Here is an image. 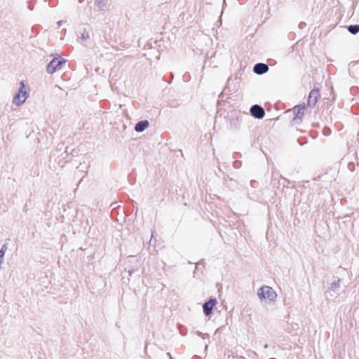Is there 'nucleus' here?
<instances>
[{"mask_svg":"<svg viewBox=\"0 0 359 359\" xmlns=\"http://www.w3.org/2000/svg\"><path fill=\"white\" fill-rule=\"evenodd\" d=\"M250 112L252 116L258 119H262L265 116L264 108L259 104L252 105L250 109Z\"/></svg>","mask_w":359,"mask_h":359,"instance_id":"4","label":"nucleus"},{"mask_svg":"<svg viewBox=\"0 0 359 359\" xmlns=\"http://www.w3.org/2000/svg\"><path fill=\"white\" fill-rule=\"evenodd\" d=\"M306 107V105L304 104H299L296 106L294 108V117L292 119L293 124H298L302 121V118L304 116L303 109H304Z\"/></svg>","mask_w":359,"mask_h":359,"instance_id":"7","label":"nucleus"},{"mask_svg":"<svg viewBox=\"0 0 359 359\" xmlns=\"http://www.w3.org/2000/svg\"><path fill=\"white\" fill-rule=\"evenodd\" d=\"M257 295L260 299L268 300L269 302L274 301L277 297L275 290L269 286H262L257 290Z\"/></svg>","mask_w":359,"mask_h":359,"instance_id":"2","label":"nucleus"},{"mask_svg":"<svg viewBox=\"0 0 359 359\" xmlns=\"http://www.w3.org/2000/svg\"><path fill=\"white\" fill-rule=\"evenodd\" d=\"M347 30L351 34H356L359 32V25H351L347 27Z\"/></svg>","mask_w":359,"mask_h":359,"instance_id":"12","label":"nucleus"},{"mask_svg":"<svg viewBox=\"0 0 359 359\" xmlns=\"http://www.w3.org/2000/svg\"><path fill=\"white\" fill-rule=\"evenodd\" d=\"M167 355H168V357L170 358V359H172L171 355L170 353H167Z\"/></svg>","mask_w":359,"mask_h":359,"instance_id":"26","label":"nucleus"},{"mask_svg":"<svg viewBox=\"0 0 359 359\" xmlns=\"http://www.w3.org/2000/svg\"><path fill=\"white\" fill-rule=\"evenodd\" d=\"M126 278L125 275H123V279L124 280Z\"/></svg>","mask_w":359,"mask_h":359,"instance_id":"32","label":"nucleus"},{"mask_svg":"<svg viewBox=\"0 0 359 359\" xmlns=\"http://www.w3.org/2000/svg\"><path fill=\"white\" fill-rule=\"evenodd\" d=\"M7 250H8L7 243L4 244L1 246V248L0 249V263L1 264L4 260V257L5 253Z\"/></svg>","mask_w":359,"mask_h":359,"instance_id":"14","label":"nucleus"},{"mask_svg":"<svg viewBox=\"0 0 359 359\" xmlns=\"http://www.w3.org/2000/svg\"><path fill=\"white\" fill-rule=\"evenodd\" d=\"M275 181H276V179H275V178H274V179H273V180H272V183H274V182H275Z\"/></svg>","mask_w":359,"mask_h":359,"instance_id":"28","label":"nucleus"},{"mask_svg":"<svg viewBox=\"0 0 359 359\" xmlns=\"http://www.w3.org/2000/svg\"><path fill=\"white\" fill-rule=\"evenodd\" d=\"M84 178V176H82V177L81 178V181L83 180Z\"/></svg>","mask_w":359,"mask_h":359,"instance_id":"31","label":"nucleus"},{"mask_svg":"<svg viewBox=\"0 0 359 359\" xmlns=\"http://www.w3.org/2000/svg\"><path fill=\"white\" fill-rule=\"evenodd\" d=\"M281 179L285 182H287V183H289V180L287 179H286L285 177H281Z\"/></svg>","mask_w":359,"mask_h":359,"instance_id":"23","label":"nucleus"},{"mask_svg":"<svg viewBox=\"0 0 359 359\" xmlns=\"http://www.w3.org/2000/svg\"><path fill=\"white\" fill-rule=\"evenodd\" d=\"M55 65H56V62H55V60L53 58L47 65V66H46V72L48 74H52L55 73L56 71H57L58 70L57 69V67Z\"/></svg>","mask_w":359,"mask_h":359,"instance_id":"10","label":"nucleus"},{"mask_svg":"<svg viewBox=\"0 0 359 359\" xmlns=\"http://www.w3.org/2000/svg\"><path fill=\"white\" fill-rule=\"evenodd\" d=\"M269 69V66L262 62H258L253 67V72L257 75H262L266 73Z\"/></svg>","mask_w":359,"mask_h":359,"instance_id":"8","label":"nucleus"},{"mask_svg":"<svg viewBox=\"0 0 359 359\" xmlns=\"http://www.w3.org/2000/svg\"><path fill=\"white\" fill-rule=\"evenodd\" d=\"M152 238H153V233H151V239H150V241H149L150 243L151 242Z\"/></svg>","mask_w":359,"mask_h":359,"instance_id":"27","label":"nucleus"},{"mask_svg":"<svg viewBox=\"0 0 359 359\" xmlns=\"http://www.w3.org/2000/svg\"><path fill=\"white\" fill-rule=\"evenodd\" d=\"M341 282V280L339 278H333V281L331 283L330 286L328 287L327 290L325 292V297L327 299L337 297L339 295Z\"/></svg>","mask_w":359,"mask_h":359,"instance_id":"1","label":"nucleus"},{"mask_svg":"<svg viewBox=\"0 0 359 359\" xmlns=\"http://www.w3.org/2000/svg\"><path fill=\"white\" fill-rule=\"evenodd\" d=\"M241 164H242L241 161H235L233 163V166L234 168L238 169L241 166Z\"/></svg>","mask_w":359,"mask_h":359,"instance_id":"17","label":"nucleus"},{"mask_svg":"<svg viewBox=\"0 0 359 359\" xmlns=\"http://www.w3.org/2000/svg\"><path fill=\"white\" fill-rule=\"evenodd\" d=\"M84 178V176H82V177L81 178V181L83 180Z\"/></svg>","mask_w":359,"mask_h":359,"instance_id":"29","label":"nucleus"},{"mask_svg":"<svg viewBox=\"0 0 359 359\" xmlns=\"http://www.w3.org/2000/svg\"><path fill=\"white\" fill-rule=\"evenodd\" d=\"M108 0H95V5L100 10H105L107 7Z\"/></svg>","mask_w":359,"mask_h":359,"instance_id":"11","label":"nucleus"},{"mask_svg":"<svg viewBox=\"0 0 359 359\" xmlns=\"http://www.w3.org/2000/svg\"><path fill=\"white\" fill-rule=\"evenodd\" d=\"M181 327H182V325H178V328H179V330H180V333L182 335V336H185L187 334V331H183L182 330H181Z\"/></svg>","mask_w":359,"mask_h":359,"instance_id":"19","label":"nucleus"},{"mask_svg":"<svg viewBox=\"0 0 359 359\" xmlns=\"http://www.w3.org/2000/svg\"><path fill=\"white\" fill-rule=\"evenodd\" d=\"M254 182H255V180H252V181H250V184H251V186H253V185H254Z\"/></svg>","mask_w":359,"mask_h":359,"instance_id":"24","label":"nucleus"},{"mask_svg":"<svg viewBox=\"0 0 359 359\" xmlns=\"http://www.w3.org/2000/svg\"><path fill=\"white\" fill-rule=\"evenodd\" d=\"M27 97L28 93L26 90L25 84L23 81H21L18 90L13 99V103L16 106L20 107L25 103Z\"/></svg>","mask_w":359,"mask_h":359,"instance_id":"3","label":"nucleus"},{"mask_svg":"<svg viewBox=\"0 0 359 359\" xmlns=\"http://www.w3.org/2000/svg\"><path fill=\"white\" fill-rule=\"evenodd\" d=\"M319 96L320 91L318 88H313L311 90L307 98V105L309 107H314L318 102Z\"/></svg>","mask_w":359,"mask_h":359,"instance_id":"5","label":"nucleus"},{"mask_svg":"<svg viewBox=\"0 0 359 359\" xmlns=\"http://www.w3.org/2000/svg\"><path fill=\"white\" fill-rule=\"evenodd\" d=\"M196 334L198 336V337H201L203 338H204V336L206 335V334H203L200 331H196Z\"/></svg>","mask_w":359,"mask_h":359,"instance_id":"20","label":"nucleus"},{"mask_svg":"<svg viewBox=\"0 0 359 359\" xmlns=\"http://www.w3.org/2000/svg\"><path fill=\"white\" fill-rule=\"evenodd\" d=\"M89 38H90L89 32L88 31H86V29H84L83 32L81 33V39L85 41V40L88 39Z\"/></svg>","mask_w":359,"mask_h":359,"instance_id":"16","label":"nucleus"},{"mask_svg":"<svg viewBox=\"0 0 359 359\" xmlns=\"http://www.w3.org/2000/svg\"><path fill=\"white\" fill-rule=\"evenodd\" d=\"M54 59L55 60V62H56L55 65H57L58 70L62 68V65L64 64H65L67 62V60L61 57L60 56H58V57H55Z\"/></svg>","mask_w":359,"mask_h":359,"instance_id":"13","label":"nucleus"},{"mask_svg":"<svg viewBox=\"0 0 359 359\" xmlns=\"http://www.w3.org/2000/svg\"><path fill=\"white\" fill-rule=\"evenodd\" d=\"M217 301L215 298H210L203 304V313L206 316H210L212 313L214 306L217 304Z\"/></svg>","mask_w":359,"mask_h":359,"instance_id":"6","label":"nucleus"},{"mask_svg":"<svg viewBox=\"0 0 359 359\" xmlns=\"http://www.w3.org/2000/svg\"><path fill=\"white\" fill-rule=\"evenodd\" d=\"M84 178V176H82V177L81 178V181L83 180Z\"/></svg>","mask_w":359,"mask_h":359,"instance_id":"30","label":"nucleus"},{"mask_svg":"<svg viewBox=\"0 0 359 359\" xmlns=\"http://www.w3.org/2000/svg\"><path fill=\"white\" fill-rule=\"evenodd\" d=\"M264 348H269V345L267 344H264Z\"/></svg>","mask_w":359,"mask_h":359,"instance_id":"25","label":"nucleus"},{"mask_svg":"<svg viewBox=\"0 0 359 359\" xmlns=\"http://www.w3.org/2000/svg\"><path fill=\"white\" fill-rule=\"evenodd\" d=\"M180 105V103L177 100H170L168 102V106L170 107H177Z\"/></svg>","mask_w":359,"mask_h":359,"instance_id":"15","label":"nucleus"},{"mask_svg":"<svg viewBox=\"0 0 359 359\" xmlns=\"http://www.w3.org/2000/svg\"><path fill=\"white\" fill-rule=\"evenodd\" d=\"M135 271H136V269L132 268L128 269V271L126 269L124 273H127L128 276H131Z\"/></svg>","mask_w":359,"mask_h":359,"instance_id":"18","label":"nucleus"},{"mask_svg":"<svg viewBox=\"0 0 359 359\" xmlns=\"http://www.w3.org/2000/svg\"><path fill=\"white\" fill-rule=\"evenodd\" d=\"M330 133H331V130H330V128H325V129H324V134H325V135H330Z\"/></svg>","mask_w":359,"mask_h":359,"instance_id":"21","label":"nucleus"},{"mask_svg":"<svg viewBox=\"0 0 359 359\" xmlns=\"http://www.w3.org/2000/svg\"><path fill=\"white\" fill-rule=\"evenodd\" d=\"M63 24V21L62 20H59L57 21V25L60 27Z\"/></svg>","mask_w":359,"mask_h":359,"instance_id":"22","label":"nucleus"},{"mask_svg":"<svg viewBox=\"0 0 359 359\" xmlns=\"http://www.w3.org/2000/svg\"><path fill=\"white\" fill-rule=\"evenodd\" d=\"M149 123L147 120L138 121L135 126V130L137 133L143 132L149 127Z\"/></svg>","mask_w":359,"mask_h":359,"instance_id":"9","label":"nucleus"}]
</instances>
